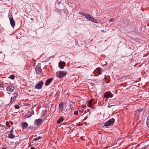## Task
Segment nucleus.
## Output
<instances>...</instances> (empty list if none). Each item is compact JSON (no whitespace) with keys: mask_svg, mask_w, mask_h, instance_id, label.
Here are the masks:
<instances>
[{"mask_svg":"<svg viewBox=\"0 0 149 149\" xmlns=\"http://www.w3.org/2000/svg\"><path fill=\"white\" fill-rule=\"evenodd\" d=\"M115 105H110V104L109 103H108V106L109 107H112V106H115Z\"/></svg>","mask_w":149,"mask_h":149,"instance_id":"31","label":"nucleus"},{"mask_svg":"<svg viewBox=\"0 0 149 149\" xmlns=\"http://www.w3.org/2000/svg\"><path fill=\"white\" fill-rule=\"evenodd\" d=\"M114 20V18H111L110 19V22H112Z\"/></svg>","mask_w":149,"mask_h":149,"instance_id":"30","label":"nucleus"},{"mask_svg":"<svg viewBox=\"0 0 149 149\" xmlns=\"http://www.w3.org/2000/svg\"><path fill=\"white\" fill-rule=\"evenodd\" d=\"M79 14L83 16H84L86 18V19L89 14L88 13H84L83 12H79Z\"/></svg>","mask_w":149,"mask_h":149,"instance_id":"15","label":"nucleus"},{"mask_svg":"<svg viewBox=\"0 0 149 149\" xmlns=\"http://www.w3.org/2000/svg\"><path fill=\"white\" fill-rule=\"evenodd\" d=\"M146 124L149 127V116L147 117Z\"/></svg>","mask_w":149,"mask_h":149,"instance_id":"21","label":"nucleus"},{"mask_svg":"<svg viewBox=\"0 0 149 149\" xmlns=\"http://www.w3.org/2000/svg\"><path fill=\"white\" fill-rule=\"evenodd\" d=\"M105 95L107 97L111 98L113 96V94L110 91L106 92Z\"/></svg>","mask_w":149,"mask_h":149,"instance_id":"10","label":"nucleus"},{"mask_svg":"<svg viewBox=\"0 0 149 149\" xmlns=\"http://www.w3.org/2000/svg\"><path fill=\"white\" fill-rule=\"evenodd\" d=\"M78 112L77 111H76L74 112V115H78Z\"/></svg>","mask_w":149,"mask_h":149,"instance_id":"27","label":"nucleus"},{"mask_svg":"<svg viewBox=\"0 0 149 149\" xmlns=\"http://www.w3.org/2000/svg\"><path fill=\"white\" fill-rule=\"evenodd\" d=\"M14 107L15 109H18L19 108V106L17 104H16L15 105Z\"/></svg>","mask_w":149,"mask_h":149,"instance_id":"25","label":"nucleus"},{"mask_svg":"<svg viewBox=\"0 0 149 149\" xmlns=\"http://www.w3.org/2000/svg\"><path fill=\"white\" fill-rule=\"evenodd\" d=\"M33 128V127H29V128L31 130Z\"/></svg>","mask_w":149,"mask_h":149,"instance_id":"42","label":"nucleus"},{"mask_svg":"<svg viewBox=\"0 0 149 149\" xmlns=\"http://www.w3.org/2000/svg\"><path fill=\"white\" fill-rule=\"evenodd\" d=\"M65 65V63L64 62H61L58 64V66L59 68L61 69H63Z\"/></svg>","mask_w":149,"mask_h":149,"instance_id":"12","label":"nucleus"},{"mask_svg":"<svg viewBox=\"0 0 149 149\" xmlns=\"http://www.w3.org/2000/svg\"><path fill=\"white\" fill-rule=\"evenodd\" d=\"M21 125L23 129H26L28 126V124L26 122L22 123Z\"/></svg>","mask_w":149,"mask_h":149,"instance_id":"11","label":"nucleus"},{"mask_svg":"<svg viewBox=\"0 0 149 149\" xmlns=\"http://www.w3.org/2000/svg\"><path fill=\"white\" fill-rule=\"evenodd\" d=\"M65 120V119L63 118L62 116H61L59 118L57 121V123L58 124H59L61 123L64 120Z\"/></svg>","mask_w":149,"mask_h":149,"instance_id":"14","label":"nucleus"},{"mask_svg":"<svg viewBox=\"0 0 149 149\" xmlns=\"http://www.w3.org/2000/svg\"><path fill=\"white\" fill-rule=\"evenodd\" d=\"M43 84L42 81L39 82L35 86V87L36 88L39 89L42 88V86Z\"/></svg>","mask_w":149,"mask_h":149,"instance_id":"5","label":"nucleus"},{"mask_svg":"<svg viewBox=\"0 0 149 149\" xmlns=\"http://www.w3.org/2000/svg\"><path fill=\"white\" fill-rule=\"evenodd\" d=\"M29 105V103H26L25 104H24L25 106H28Z\"/></svg>","mask_w":149,"mask_h":149,"instance_id":"35","label":"nucleus"},{"mask_svg":"<svg viewBox=\"0 0 149 149\" xmlns=\"http://www.w3.org/2000/svg\"><path fill=\"white\" fill-rule=\"evenodd\" d=\"M87 111H89V110H88V109L87 110Z\"/></svg>","mask_w":149,"mask_h":149,"instance_id":"47","label":"nucleus"},{"mask_svg":"<svg viewBox=\"0 0 149 149\" xmlns=\"http://www.w3.org/2000/svg\"><path fill=\"white\" fill-rule=\"evenodd\" d=\"M45 115V112H43L42 113V115L41 116V117H43Z\"/></svg>","mask_w":149,"mask_h":149,"instance_id":"37","label":"nucleus"},{"mask_svg":"<svg viewBox=\"0 0 149 149\" xmlns=\"http://www.w3.org/2000/svg\"><path fill=\"white\" fill-rule=\"evenodd\" d=\"M13 127L11 129V130L10 131V133H12L13 132Z\"/></svg>","mask_w":149,"mask_h":149,"instance_id":"29","label":"nucleus"},{"mask_svg":"<svg viewBox=\"0 0 149 149\" xmlns=\"http://www.w3.org/2000/svg\"><path fill=\"white\" fill-rule=\"evenodd\" d=\"M92 100H90L88 102H92Z\"/></svg>","mask_w":149,"mask_h":149,"instance_id":"38","label":"nucleus"},{"mask_svg":"<svg viewBox=\"0 0 149 149\" xmlns=\"http://www.w3.org/2000/svg\"><path fill=\"white\" fill-rule=\"evenodd\" d=\"M26 118H29L31 116V114L30 111H29L26 114Z\"/></svg>","mask_w":149,"mask_h":149,"instance_id":"19","label":"nucleus"},{"mask_svg":"<svg viewBox=\"0 0 149 149\" xmlns=\"http://www.w3.org/2000/svg\"><path fill=\"white\" fill-rule=\"evenodd\" d=\"M42 123V120L41 119L39 118L36 119L35 122V124L38 126H40Z\"/></svg>","mask_w":149,"mask_h":149,"instance_id":"7","label":"nucleus"},{"mask_svg":"<svg viewBox=\"0 0 149 149\" xmlns=\"http://www.w3.org/2000/svg\"><path fill=\"white\" fill-rule=\"evenodd\" d=\"M2 53V52H0V54L1 53Z\"/></svg>","mask_w":149,"mask_h":149,"instance_id":"46","label":"nucleus"},{"mask_svg":"<svg viewBox=\"0 0 149 149\" xmlns=\"http://www.w3.org/2000/svg\"><path fill=\"white\" fill-rule=\"evenodd\" d=\"M66 105V103H60L59 105V107L60 108L59 110L60 111L63 112V111H67V108H65L66 110H64L63 108Z\"/></svg>","mask_w":149,"mask_h":149,"instance_id":"3","label":"nucleus"},{"mask_svg":"<svg viewBox=\"0 0 149 149\" xmlns=\"http://www.w3.org/2000/svg\"><path fill=\"white\" fill-rule=\"evenodd\" d=\"M143 109L140 108L138 109V111L139 112H141L143 111Z\"/></svg>","mask_w":149,"mask_h":149,"instance_id":"28","label":"nucleus"},{"mask_svg":"<svg viewBox=\"0 0 149 149\" xmlns=\"http://www.w3.org/2000/svg\"><path fill=\"white\" fill-rule=\"evenodd\" d=\"M133 30L132 32L135 34H137L138 33V31L137 29L136 28H134L132 29Z\"/></svg>","mask_w":149,"mask_h":149,"instance_id":"18","label":"nucleus"},{"mask_svg":"<svg viewBox=\"0 0 149 149\" xmlns=\"http://www.w3.org/2000/svg\"><path fill=\"white\" fill-rule=\"evenodd\" d=\"M3 87V85L2 84H0V88Z\"/></svg>","mask_w":149,"mask_h":149,"instance_id":"36","label":"nucleus"},{"mask_svg":"<svg viewBox=\"0 0 149 149\" xmlns=\"http://www.w3.org/2000/svg\"><path fill=\"white\" fill-rule=\"evenodd\" d=\"M148 96V97H149V96Z\"/></svg>","mask_w":149,"mask_h":149,"instance_id":"50","label":"nucleus"},{"mask_svg":"<svg viewBox=\"0 0 149 149\" xmlns=\"http://www.w3.org/2000/svg\"><path fill=\"white\" fill-rule=\"evenodd\" d=\"M35 69L36 74H41L42 70L40 66L37 65Z\"/></svg>","mask_w":149,"mask_h":149,"instance_id":"6","label":"nucleus"},{"mask_svg":"<svg viewBox=\"0 0 149 149\" xmlns=\"http://www.w3.org/2000/svg\"><path fill=\"white\" fill-rule=\"evenodd\" d=\"M15 89L14 87L13 86H9L6 88V90L7 91L10 92H13Z\"/></svg>","mask_w":149,"mask_h":149,"instance_id":"8","label":"nucleus"},{"mask_svg":"<svg viewBox=\"0 0 149 149\" xmlns=\"http://www.w3.org/2000/svg\"><path fill=\"white\" fill-rule=\"evenodd\" d=\"M101 32H105L104 31V30H101Z\"/></svg>","mask_w":149,"mask_h":149,"instance_id":"43","label":"nucleus"},{"mask_svg":"<svg viewBox=\"0 0 149 149\" xmlns=\"http://www.w3.org/2000/svg\"><path fill=\"white\" fill-rule=\"evenodd\" d=\"M115 119L113 118H112L106 122L104 123L103 127V128H109L110 126H112L113 125Z\"/></svg>","mask_w":149,"mask_h":149,"instance_id":"1","label":"nucleus"},{"mask_svg":"<svg viewBox=\"0 0 149 149\" xmlns=\"http://www.w3.org/2000/svg\"><path fill=\"white\" fill-rule=\"evenodd\" d=\"M15 75L13 74L11 75L9 77V78L11 79H14L15 78Z\"/></svg>","mask_w":149,"mask_h":149,"instance_id":"20","label":"nucleus"},{"mask_svg":"<svg viewBox=\"0 0 149 149\" xmlns=\"http://www.w3.org/2000/svg\"><path fill=\"white\" fill-rule=\"evenodd\" d=\"M75 42L76 43H77V40L75 39Z\"/></svg>","mask_w":149,"mask_h":149,"instance_id":"41","label":"nucleus"},{"mask_svg":"<svg viewBox=\"0 0 149 149\" xmlns=\"http://www.w3.org/2000/svg\"><path fill=\"white\" fill-rule=\"evenodd\" d=\"M8 137L10 139H14L15 138V136L13 133H10L8 134Z\"/></svg>","mask_w":149,"mask_h":149,"instance_id":"16","label":"nucleus"},{"mask_svg":"<svg viewBox=\"0 0 149 149\" xmlns=\"http://www.w3.org/2000/svg\"><path fill=\"white\" fill-rule=\"evenodd\" d=\"M18 94L17 92H14L13 94V96L16 97L18 96Z\"/></svg>","mask_w":149,"mask_h":149,"instance_id":"23","label":"nucleus"},{"mask_svg":"<svg viewBox=\"0 0 149 149\" xmlns=\"http://www.w3.org/2000/svg\"><path fill=\"white\" fill-rule=\"evenodd\" d=\"M109 81H108V82H107V83H109Z\"/></svg>","mask_w":149,"mask_h":149,"instance_id":"49","label":"nucleus"},{"mask_svg":"<svg viewBox=\"0 0 149 149\" xmlns=\"http://www.w3.org/2000/svg\"><path fill=\"white\" fill-rule=\"evenodd\" d=\"M16 97L14 96L12 97L11 98V101L10 102H13L16 99Z\"/></svg>","mask_w":149,"mask_h":149,"instance_id":"22","label":"nucleus"},{"mask_svg":"<svg viewBox=\"0 0 149 149\" xmlns=\"http://www.w3.org/2000/svg\"><path fill=\"white\" fill-rule=\"evenodd\" d=\"M94 103H88V104H87V106L89 107H91L93 105V104H94Z\"/></svg>","mask_w":149,"mask_h":149,"instance_id":"24","label":"nucleus"},{"mask_svg":"<svg viewBox=\"0 0 149 149\" xmlns=\"http://www.w3.org/2000/svg\"><path fill=\"white\" fill-rule=\"evenodd\" d=\"M88 118V116H86L85 118H84V120H86V119L87 118Z\"/></svg>","mask_w":149,"mask_h":149,"instance_id":"39","label":"nucleus"},{"mask_svg":"<svg viewBox=\"0 0 149 149\" xmlns=\"http://www.w3.org/2000/svg\"><path fill=\"white\" fill-rule=\"evenodd\" d=\"M9 20L11 26L13 28H14L15 25V22L13 17L10 18Z\"/></svg>","mask_w":149,"mask_h":149,"instance_id":"9","label":"nucleus"},{"mask_svg":"<svg viewBox=\"0 0 149 149\" xmlns=\"http://www.w3.org/2000/svg\"><path fill=\"white\" fill-rule=\"evenodd\" d=\"M67 72L65 71H59L56 72V76L60 78H62L67 74Z\"/></svg>","mask_w":149,"mask_h":149,"instance_id":"2","label":"nucleus"},{"mask_svg":"<svg viewBox=\"0 0 149 149\" xmlns=\"http://www.w3.org/2000/svg\"><path fill=\"white\" fill-rule=\"evenodd\" d=\"M97 72L99 74H101L102 73L100 70H98Z\"/></svg>","mask_w":149,"mask_h":149,"instance_id":"32","label":"nucleus"},{"mask_svg":"<svg viewBox=\"0 0 149 149\" xmlns=\"http://www.w3.org/2000/svg\"><path fill=\"white\" fill-rule=\"evenodd\" d=\"M87 19L94 23H97V20L95 19L93 17L91 16L89 14Z\"/></svg>","mask_w":149,"mask_h":149,"instance_id":"4","label":"nucleus"},{"mask_svg":"<svg viewBox=\"0 0 149 149\" xmlns=\"http://www.w3.org/2000/svg\"><path fill=\"white\" fill-rule=\"evenodd\" d=\"M9 124H10L11 125H13V122H12L10 121L9 122Z\"/></svg>","mask_w":149,"mask_h":149,"instance_id":"33","label":"nucleus"},{"mask_svg":"<svg viewBox=\"0 0 149 149\" xmlns=\"http://www.w3.org/2000/svg\"><path fill=\"white\" fill-rule=\"evenodd\" d=\"M42 137L40 136H39L38 137H37L36 138H35V139H33V142L34 141H35H35H37L38 140H39L40 139H42Z\"/></svg>","mask_w":149,"mask_h":149,"instance_id":"17","label":"nucleus"},{"mask_svg":"<svg viewBox=\"0 0 149 149\" xmlns=\"http://www.w3.org/2000/svg\"><path fill=\"white\" fill-rule=\"evenodd\" d=\"M31 20H33V19H32V18H31Z\"/></svg>","mask_w":149,"mask_h":149,"instance_id":"48","label":"nucleus"},{"mask_svg":"<svg viewBox=\"0 0 149 149\" xmlns=\"http://www.w3.org/2000/svg\"><path fill=\"white\" fill-rule=\"evenodd\" d=\"M9 122L8 123V122L6 121V125L8 127H9L10 126V125H9Z\"/></svg>","mask_w":149,"mask_h":149,"instance_id":"26","label":"nucleus"},{"mask_svg":"<svg viewBox=\"0 0 149 149\" xmlns=\"http://www.w3.org/2000/svg\"><path fill=\"white\" fill-rule=\"evenodd\" d=\"M61 3V2L60 1H59L58 2V4H59Z\"/></svg>","mask_w":149,"mask_h":149,"instance_id":"44","label":"nucleus"},{"mask_svg":"<svg viewBox=\"0 0 149 149\" xmlns=\"http://www.w3.org/2000/svg\"><path fill=\"white\" fill-rule=\"evenodd\" d=\"M30 149H35V148H34V147H32Z\"/></svg>","mask_w":149,"mask_h":149,"instance_id":"40","label":"nucleus"},{"mask_svg":"<svg viewBox=\"0 0 149 149\" xmlns=\"http://www.w3.org/2000/svg\"><path fill=\"white\" fill-rule=\"evenodd\" d=\"M81 106L84 108L85 109L86 108V106L85 105H84L83 106Z\"/></svg>","mask_w":149,"mask_h":149,"instance_id":"34","label":"nucleus"},{"mask_svg":"<svg viewBox=\"0 0 149 149\" xmlns=\"http://www.w3.org/2000/svg\"><path fill=\"white\" fill-rule=\"evenodd\" d=\"M86 111H85V113H86Z\"/></svg>","mask_w":149,"mask_h":149,"instance_id":"45","label":"nucleus"},{"mask_svg":"<svg viewBox=\"0 0 149 149\" xmlns=\"http://www.w3.org/2000/svg\"><path fill=\"white\" fill-rule=\"evenodd\" d=\"M53 80V79L52 78H50L47 79L45 82V85L46 86H48L50 83L52 82V80Z\"/></svg>","mask_w":149,"mask_h":149,"instance_id":"13","label":"nucleus"}]
</instances>
